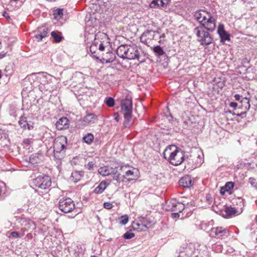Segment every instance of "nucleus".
Listing matches in <instances>:
<instances>
[{"mask_svg":"<svg viewBox=\"0 0 257 257\" xmlns=\"http://www.w3.org/2000/svg\"><path fill=\"white\" fill-rule=\"evenodd\" d=\"M179 184L183 187L189 188L193 184L191 177L189 175L183 177L179 180Z\"/></svg>","mask_w":257,"mask_h":257,"instance_id":"20","label":"nucleus"},{"mask_svg":"<svg viewBox=\"0 0 257 257\" xmlns=\"http://www.w3.org/2000/svg\"><path fill=\"white\" fill-rule=\"evenodd\" d=\"M217 33L220 37L221 42L230 40V35L224 30L223 25H219L218 27Z\"/></svg>","mask_w":257,"mask_h":257,"instance_id":"16","label":"nucleus"},{"mask_svg":"<svg viewBox=\"0 0 257 257\" xmlns=\"http://www.w3.org/2000/svg\"><path fill=\"white\" fill-rule=\"evenodd\" d=\"M51 35L56 42H60L62 40V37L59 33H57L55 31H53L51 32Z\"/></svg>","mask_w":257,"mask_h":257,"instance_id":"31","label":"nucleus"},{"mask_svg":"<svg viewBox=\"0 0 257 257\" xmlns=\"http://www.w3.org/2000/svg\"><path fill=\"white\" fill-rule=\"evenodd\" d=\"M241 103L242 108H244L246 110H248L250 108L249 101L248 98L245 97L242 98L240 100Z\"/></svg>","mask_w":257,"mask_h":257,"instance_id":"29","label":"nucleus"},{"mask_svg":"<svg viewBox=\"0 0 257 257\" xmlns=\"http://www.w3.org/2000/svg\"><path fill=\"white\" fill-rule=\"evenodd\" d=\"M6 53H5L4 51L0 52V59H2L3 58L5 57L6 56Z\"/></svg>","mask_w":257,"mask_h":257,"instance_id":"50","label":"nucleus"},{"mask_svg":"<svg viewBox=\"0 0 257 257\" xmlns=\"http://www.w3.org/2000/svg\"><path fill=\"white\" fill-rule=\"evenodd\" d=\"M185 208L184 204L177 202L176 200H172L170 202L168 205V210L172 211H176L177 212H181Z\"/></svg>","mask_w":257,"mask_h":257,"instance_id":"14","label":"nucleus"},{"mask_svg":"<svg viewBox=\"0 0 257 257\" xmlns=\"http://www.w3.org/2000/svg\"><path fill=\"white\" fill-rule=\"evenodd\" d=\"M135 236V233L131 232L130 231H127L123 234V237L125 239H129L132 238Z\"/></svg>","mask_w":257,"mask_h":257,"instance_id":"40","label":"nucleus"},{"mask_svg":"<svg viewBox=\"0 0 257 257\" xmlns=\"http://www.w3.org/2000/svg\"><path fill=\"white\" fill-rule=\"evenodd\" d=\"M201 228L204 229V230H206L207 228H206V226H207V223H203L201 224Z\"/></svg>","mask_w":257,"mask_h":257,"instance_id":"49","label":"nucleus"},{"mask_svg":"<svg viewBox=\"0 0 257 257\" xmlns=\"http://www.w3.org/2000/svg\"><path fill=\"white\" fill-rule=\"evenodd\" d=\"M255 219H256V222L257 223V215H256Z\"/></svg>","mask_w":257,"mask_h":257,"instance_id":"58","label":"nucleus"},{"mask_svg":"<svg viewBox=\"0 0 257 257\" xmlns=\"http://www.w3.org/2000/svg\"><path fill=\"white\" fill-rule=\"evenodd\" d=\"M94 139V136L92 134L88 133L83 138V140L84 142L88 144H91Z\"/></svg>","mask_w":257,"mask_h":257,"instance_id":"30","label":"nucleus"},{"mask_svg":"<svg viewBox=\"0 0 257 257\" xmlns=\"http://www.w3.org/2000/svg\"><path fill=\"white\" fill-rule=\"evenodd\" d=\"M194 17L201 25V26L196 27L194 30V33L198 37L197 40L202 45H208L211 44L213 39L205 29L213 32L216 27L215 19L210 13L204 10L196 11L194 14Z\"/></svg>","mask_w":257,"mask_h":257,"instance_id":"1","label":"nucleus"},{"mask_svg":"<svg viewBox=\"0 0 257 257\" xmlns=\"http://www.w3.org/2000/svg\"><path fill=\"white\" fill-rule=\"evenodd\" d=\"M126 168V166H123L121 165L116 167L115 169H114L113 173L111 174L113 175V179L116 181L118 183L123 181L125 177L124 175H121V174L118 173V171H123Z\"/></svg>","mask_w":257,"mask_h":257,"instance_id":"13","label":"nucleus"},{"mask_svg":"<svg viewBox=\"0 0 257 257\" xmlns=\"http://www.w3.org/2000/svg\"><path fill=\"white\" fill-rule=\"evenodd\" d=\"M234 187V183L232 182H228L225 184V189L227 192L229 191L231 189H233Z\"/></svg>","mask_w":257,"mask_h":257,"instance_id":"39","label":"nucleus"},{"mask_svg":"<svg viewBox=\"0 0 257 257\" xmlns=\"http://www.w3.org/2000/svg\"><path fill=\"white\" fill-rule=\"evenodd\" d=\"M144 222H145V223L146 224V230L152 226V222L150 220L149 218L147 217H144Z\"/></svg>","mask_w":257,"mask_h":257,"instance_id":"41","label":"nucleus"},{"mask_svg":"<svg viewBox=\"0 0 257 257\" xmlns=\"http://www.w3.org/2000/svg\"><path fill=\"white\" fill-rule=\"evenodd\" d=\"M229 106L231 107H232L233 108H236V107H237V104L236 103V102H231L229 104Z\"/></svg>","mask_w":257,"mask_h":257,"instance_id":"47","label":"nucleus"},{"mask_svg":"<svg viewBox=\"0 0 257 257\" xmlns=\"http://www.w3.org/2000/svg\"><path fill=\"white\" fill-rule=\"evenodd\" d=\"M114 116H115V118H114L115 120L116 121H118V120H119L118 114L117 113H114Z\"/></svg>","mask_w":257,"mask_h":257,"instance_id":"53","label":"nucleus"},{"mask_svg":"<svg viewBox=\"0 0 257 257\" xmlns=\"http://www.w3.org/2000/svg\"><path fill=\"white\" fill-rule=\"evenodd\" d=\"M167 4V0H154L151 2L150 7L151 8H164Z\"/></svg>","mask_w":257,"mask_h":257,"instance_id":"25","label":"nucleus"},{"mask_svg":"<svg viewBox=\"0 0 257 257\" xmlns=\"http://www.w3.org/2000/svg\"><path fill=\"white\" fill-rule=\"evenodd\" d=\"M114 169L112 168H109L108 167L104 166L101 167L98 169V173L101 175L103 176H106L113 173Z\"/></svg>","mask_w":257,"mask_h":257,"instance_id":"27","label":"nucleus"},{"mask_svg":"<svg viewBox=\"0 0 257 257\" xmlns=\"http://www.w3.org/2000/svg\"><path fill=\"white\" fill-rule=\"evenodd\" d=\"M234 97L235 98V100L236 101H240L242 99V96L241 95H240L239 94H235L234 96Z\"/></svg>","mask_w":257,"mask_h":257,"instance_id":"46","label":"nucleus"},{"mask_svg":"<svg viewBox=\"0 0 257 257\" xmlns=\"http://www.w3.org/2000/svg\"><path fill=\"white\" fill-rule=\"evenodd\" d=\"M67 144V139L65 136H61L55 140L53 152L54 157L56 159L61 160L64 157Z\"/></svg>","mask_w":257,"mask_h":257,"instance_id":"5","label":"nucleus"},{"mask_svg":"<svg viewBox=\"0 0 257 257\" xmlns=\"http://www.w3.org/2000/svg\"><path fill=\"white\" fill-rule=\"evenodd\" d=\"M47 31L44 29L42 32L40 31V33L38 35H36L35 37L36 39L39 41L42 40L43 38H45L47 36Z\"/></svg>","mask_w":257,"mask_h":257,"instance_id":"33","label":"nucleus"},{"mask_svg":"<svg viewBox=\"0 0 257 257\" xmlns=\"http://www.w3.org/2000/svg\"><path fill=\"white\" fill-rule=\"evenodd\" d=\"M22 237V235H20L19 233L16 231H13L10 233V235H9V237L10 238L12 239H15L18 238H20Z\"/></svg>","mask_w":257,"mask_h":257,"instance_id":"38","label":"nucleus"},{"mask_svg":"<svg viewBox=\"0 0 257 257\" xmlns=\"http://www.w3.org/2000/svg\"><path fill=\"white\" fill-rule=\"evenodd\" d=\"M33 184L39 189L46 190L51 185V180L48 176L40 175L33 180Z\"/></svg>","mask_w":257,"mask_h":257,"instance_id":"8","label":"nucleus"},{"mask_svg":"<svg viewBox=\"0 0 257 257\" xmlns=\"http://www.w3.org/2000/svg\"><path fill=\"white\" fill-rule=\"evenodd\" d=\"M249 182L253 187H256L257 186V183L256 182V180L254 178H252V177L249 178Z\"/></svg>","mask_w":257,"mask_h":257,"instance_id":"43","label":"nucleus"},{"mask_svg":"<svg viewBox=\"0 0 257 257\" xmlns=\"http://www.w3.org/2000/svg\"><path fill=\"white\" fill-rule=\"evenodd\" d=\"M74 207V203L70 198H62L59 200V208L61 211L64 213L72 211Z\"/></svg>","mask_w":257,"mask_h":257,"instance_id":"9","label":"nucleus"},{"mask_svg":"<svg viewBox=\"0 0 257 257\" xmlns=\"http://www.w3.org/2000/svg\"><path fill=\"white\" fill-rule=\"evenodd\" d=\"M121 111L124 118V126L125 127H129L132 124V101L131 99L126 98L121 100Z\"/></svg>","mask_w":257,"mask_h":257,"instance_id":"6","label":"nucleus"},{"mask_svg":"<svg viewBox=\"0 0 257 257\" xmlns=\"http://www.w3.org/2000/svg\"><path fill=\"white\" fill-rule=\"evenodd\" d=\"M135 172L131 170H127L125 172V175L126 177H132L131 178H129V180H133L136 179V177L134 176Z\"/></svg>","mask_w":257,"mask_h":257,"instance_id":"36","label":"nucleus"},{"mask_svg":"<svg viewBox=\"0 0 257 257\" xmlns=\"http://www.w3.org/2000/svg\"><path fill=\"white\" fill-rule=\"evenodd\" d=\"M108 185V184H107L106 181H101L98 186L94 189L93 192L95 194H101L105 190Z\"/></svg>","mask_w":257,"mask_h":257,"instance_id":"26","label":"nucleus"},{"mask_svg":"<svg viewBox=\"0 0 257 257\" xmlns=\"http://www.w3.org/2000/svg\"><path fill=\"white\" fill-rule=\"evenodd\" d=\"M154 51L158 56H162L164 54L163 48L160 46H155L154 48Z\"/></svg>","mask_w":257,"mask_h":257,"instance_id":"32","label":"nucleus"},{"mask_svg":"<svg viewBox=\"0 0 257 257\" xmlns=\"http://www.w3.org/2000/svg\"><path fill=\"white\" fill-rule=\"evenodd\" d=\"M63 10L58 9L55 11L54 14V17L55 19H59L63 16Z\"/></svg>","mask_w":257,"mask_h":257,"instance_id":"35","label":"nucleus"},{"mask_svg":"<svg viewBox=\"0 0 257 257\" xmlns=\"http://www.w3.org/2000/svg\"><path fill=\"white\" fill-rule=\"evenodd\" d=\"M94 163L93 162H89L87 164V168L89 170H91L94 167Z\"/></svg>","mask_w":257,"mask_h":257,"instance_id":"45","label":"nucleus"},{"mask_svg":"<svg viewBox=\"0 0 257 257\" xmlns=\"http://www.w3.org/2000/svg\"><path fill=\"white\" fill-rule=\"evenodd\" d=\"M12 1H14L15 2H17L18 1H19V0H11Z\"/></svg>","mask_w":257,"mask_h":257,"instance_id":"57","label":"nucleus"},{"mask_svg":"<svg viewBox=\"0 0 257 257\" xmlns=\"http://www.w3.org/2000/svg\"><path fill=\"white\" fill-rule=\"evenodd\" d=\"M2 77V72H1V70H0V78H1Z\"/></svg>","mask_w":257,"mask_h":257,"instance_id":"56","label":"nucleus"},{"mask_svg":"<svg viewBox=\"0 0 257 257\" xmlns=\"http://www.w3.org/2000/svg\"><path fill=\"white\" fill-rule=\"evenodd\" d=\"M91 257H97V256L93 255V256H92Z\"/></svg>","mask_w":257,"mask_h":257,"instance_id":"59","label":"nucleus"},{"mask_svg":"<svg viewBox=\"0 0 257 257\" xmlns=\"http://www.w3.org/2000/svg\"><path fill=\"white\" fill-rule=\"evenodd\" d=\"M26 238H27L28 239H32L33 238V235L31 233H29L26 235Z\"/></svg>","mask_w":257,"mask_h":257,"instance_id":"51","label":"nucleus"},{"mask_svg":"<svg viewBox=\"0 0 257 257\" xmlns=\"http://www.w3.org/2000/svg\"><path fill=\"white\" fill-rule=\"evenodd\" d=\"M20 222L24 226V227L22 228L24 231H28L29 229H34L35 228V224L32 221L27 220L24 218H22Z\"/></svg>","mask_w":257,"mask_h":257,"instance_id":"22","label":"nucleus"},{"mask_svg":"<svg viewBox=\"0 0 257 257\" xmlns=\"http://www.w3.org/2000/svg\"><path fill=\"white\" fill-rule=\"evenodd\" d=\"M116 54L123 59L139 60L140 52L135 45H121L117 48Z\"/></svg>","mask_w":257,"mask_h":257,"instance_id":"3","label":"nucleus"},{"mask_svg":"<svg viewBox=\"0 0 257 257\" xmlns=\"http://www.w3.org/2000/svg\"><path fill=\"white\" fill-rule=\"evenodd\" d=\"M97 41L98 42V50L100 52L103 51L104 50V46H103L102 43L101 41L97 39Z\"/></svg>","mask_w":257,"mask_h":257,"instance_id":"42","label":"nucleus"},{"mask_svg":"<svg viewBox=\"0 0 257 257\" xmlns=\"http://www.w3.org/2000/svg\"><path fill=\"white\" fill-rule=\"evenodd\" d=\"M164 154H169V160L175 166L181 164L184 160L185 155L183 151L175 146H171L165 149Z\"/></svg>","mask_w":257,"mask_h":257,"instance_id":"4","label":"nucleus"},{"mask_svg":"<svg viewBox=\"0 0 257 257\" xmlns=\"http://www.w3.org/2000/svg\"><path fill=\"white\" fill-rule=\"evenodd\" d=\"M44 157L42 153L38 152L33 154L29 158V161L32 164H36L41 163L43 160Z\"/></svg>","mask_w":257,"mask_h":257,"instance_id":"17","label":"nucleus"},{"mask_svg":"<svg viewBox=\"0 0 257 257\" xmlns=\"http://www.w3.org/2000/svg\"><path fill=\"white\" fill-rule=\"evenodd\" d=\"M118 219L121 224L125 225L128 221V217L127 215H124L120 216Z\"/></svg>","mask_w":257,"mask_h":257,"instance_id":"34","label":"nucleus"},{"mask_svg":"<svg viewBox=\"0 0 257 257\" xmlns=\"http://www.w3.org/2000/svg\"><path fill=\"white\" fill-rule=\"evenodd\" d=\"M179 212H175V213H172V217L173 218H178L179 217L180 215L179 214Z\"/></svg>","mask_w":257,"mask_h":257,"instance_id":"48","label":"nucleus"},{"mask_svg":"<svg viewBox=\"0 0 257 257\" xmlns=\"http://www.w3.org/2000/svg\"><path fill=\"white\" fill-rule=\"evenodd\" d=\"M84 175V172L82 171H74L72 173L70 177V180L74 183L79 181Z\"/></svg>","mask_w":257,"mask_h":257,"instance_id":"24","label":"nucleus"},{"mask_svg":"<svg viewBox=\"0 0 257 257\" xmlns=\"http://www.w3.org/2000/svg\"><path fill=\"white\" fill-rule=\"evenodd\" d=\"M144 222V217L140 216L138 217L132 223V226L134 230L139 231H145L146 230V224Z\"/></svg>","mask_w":257,"mask_h":257,"instance_id":"12","label":"nucleus"},{"mask_svg":"<svg viewBox=\"0 0 257 257\" xmlns=\"http://www.w3.org/2000/svg\"><path fill=\"white\" fill-rule=\"evenodd\" d=\"M112 204L108 202H104L103 204V207L104 208L107 209H111L112 207Z\"/></svg>","mask_w":257,"mask_h":257,"instance_id":"44","label":"nucleus"},{"mask_svg":"<svg viewBox=\"0 0 257 257\" xmlns=\"http://www.w3.org/2000/svg\"><path fill=\"white\" fill-rule=\"evenodd\" d=\"M3 16L5 17L6 18H10L8 16V14L6 12H4L3 13Z\"/></svg>","mask_w":257,"mask_h":257,"instance_id":"54","label":"nucleus"},{"mask_svg":"<svg viewBox=\"0 0 257 257\" xmlns=\"http://www.w3.org/2000/svg\"><path fill=\"white\" fill-rule=\"evenodd\" d=\"M31 140H29V139H25L24 140L23 142L25 143V144H30L31 142Z\"/></svg>","mask_w":257,"mask_h":257,"instance_id":"52","label":"nucleus"},{"mask_svg":"<svg viewBox=\"0 0 257 257\" xmlns=\"http://www.w3.org/2000/svg\"><path fill=\"white\" fill-rule=\"evenodd\" d=\"M69 121L67 117L60 118L56 123V126L58 130H63L68 128Z\"/></svg>","mask_w":257,"mask_h":257,"instance_id":"15","label":"nucleus"},{"mask_svg":"<svg viewBox=\"0 0 257 257\" xmlns=\"http://www.w3.org/2000/svg\"><path fill=\"white\" fill-rule=\"evenodd\" d=\"M19 123L20 126L24 130H30L33 128V124L31 122H28L25 117L22 116L19 121Z\"/></svg>","mask_w":257,"mask_h":257,"instance_id":"23","label":"nucleus"},{"mask_svg":"<svg viewBox=\"0 0 257 257\" xmlns=\"http://www.w3.org/2000/svg\"><path fill=\"white\" fill-rule=\"evenodd\" d=\"M106 105L109 107H112L114 105V100L112 97H108L105 101Z\"/></svg>","mask_w":257,"mask_h":257,"instance_id":"37","label":"nucleus"},{"mask_svg":"<svg viewBox=\"0 0 257 257\" xmlns=\"http://www.w3.org/2000/svg\"><path fill=\"white\" fill-rule=\"evenodd\" d=\"M115 56L114 54L111 51H107L105 54H103L101 58L100 57V60L103 62L105 63H109L113 62L115 59Z\"/></svg>","mask_w":257,"mask_h":257,"instance_id":"19","label":"nucleus"},{"mask_svg":"<svg viewBox=\"0 0 257 257\" xmlns=\"http://www.w3.org/2000/svg\"><path fill=\"white\" fill-rule=\"evenodd\" d=\"M160 37H159V38H158V39H161V38H164V37H165V34H162V35H160Z\"/></svg>","mask_w":257,"mask_h":257,"instance_id":"55","label":"nucleus"},{"mask_svg":"<svg viewBox=\"0 0 257 257\" xmlns=\"http://www.w3.org/2000/svg\"><path fill=\"white\" fill-rule=\"evenodd\" d=\"M160 37V34L158 31L153 30L145 31L140 37V41L148 46L153 44L154 41L158 40Z\"/></svg>","mask_w":257,"mask_h":257,"instance_id":"7","label":"nucleus"},{"mask_svg":"<svg viewBox=\"0 0 257 257\" xmlns=\"http://www.w3.org/2000/svg\"><path fill=\"white\" fill-rule=\"evenodd\" d=\"M239 204L240 207L239 208L236 209L234 207L231 206H227L224 209V212H225V215L227 217H230L235 215L240 214L242 212V209L244 207V201L242 199H239Z\"/></svg>","mask_w":257,"mask_h":257,"instance_id":"11","label":"nucleus"},{"mask_svg":"<svg viewBox=\"0 0 257 257\" xmlns=\"http://www.w3.org/2000/svg\"><path fill=\"white\" fill-rule=\"evenodd\" d=\"M187 159L189 163H191L190 161H192L195 168L200 166L202 163V158L198 154L190 155L189 157H187Z\"/></svg>","mask_w":257,"mask_h":257,"instance_id":"18","label":"nucleus"},{"mask_svg":"<svg viewBox=\"0 0 257 257\" xmlns=\"http://www.w3.org/2000/svg\"><path fill=\"white\" fill-rule=\"evenodd\" d=\"M98 42L97 39L95 38L93 42L89 48V50L92 56L97 59H100L99 54L97 53Z\"/></svg>","mask_w":257,"mask_h":257,"instance_id":"21","label":"nucleus"},{"mask_svg":"<svg viewBox=\"0 0 257 257\" xmlns=\"http://www.w3.org/2000/svg\"><path fill=\"white\" fill-rule=\"evenodd\" d=\"M28 79L32 83H39V89L41 91H53L56 88L55 83L57 82V79L54 76L47 73L41 72L33 73L27 76Z\"/></svg>","mask_w":257,"mask_h":257,"instance_id":"2","label":"nucleus"},{"mask_svg":"<svg viewBox=\"0 0 257 257\" xmlns=\"http://www.w3.org/2000/svg\"><path fill=\"white\" fill-rule=\"evenodd\" d=\"M97 119V116L94 113H89L86 115L83 119L85 123H93Z\"/></svg>","mask_w":257,"mask_h":257,"instance_id":"28","label":"nucleus"},{"mask_svg":"<svg viewBox=\"0 0 257 257\" xmlns=\"http://www.w3.org/2000/svg\"><path fill=\"white\" fill-rule=\"evenodd\" d=\"M228 235V230L222 226L212 227L210 230V236L212 237L219 238L227 237Z\"/></svg>","mask_w":257,"mask_h":257,"instance_id":"10","label":"nucleus"}]
</instances>
